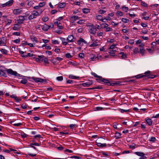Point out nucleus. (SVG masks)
Segmentation results:
<instances>
[{
  "mask_svg": "<svg viewBox=\"0 0 159 159\" xmlns=\"http://www.w3.org/2000/svg\"><path fill=\"white\" fill-rule=\"evenodd\" d=\"M145 75H143L142 74H139L135 76V77L137 79L143 77V76H147L148 78L153 79L155 77L154 75H152L150 74V71H148L145 72Z\"/></svg>",
  "mask_w": 159,
  "mask_h": 159,
  "instance_id": "f257e3e1",
  "label": "nucleus"
},
{
  "mask_svg": "<svg viewBox=\"0 0 159 159\" xmlns=\"http://www.w3.org/2000/svg\"><path fill=\"white\" fill-rule=\"evenodd\" d=\"M89 57L90 61H95L99 59V57H97L95 54L92 53L89 55Z\"/></svg>",
  "mask_w": 159,
  "mask_h": 159,
  "instance_id": "f03ea898",
  "label": "nucleus"
},
{
  "mask_svg": "<svg viewBox=\"0 0 159 159\" xmlns=\"http://www.w3.org/2000/svg\"><path fill=\"white\" fill-rule=\"evenodd\" d=\"M7 72L8 74L11 75H14L17 77L20 76V75L18 74L16 71H13L11 69H8L7 70Z\"/></svg>",
  "mask_w": 159,
  "mask_h": 159,
  "instance_id": "7ed1b4c3",
  "label": "nucleus"
},
{
  "mask_svg": "<svg viewBox=\"0 0 159 159\" xmlns=\"http://www.w3.org/2000/svg\"><path fill=\"white\" fill-rule=\"evenodd\" d=\"M89 30L90 33L93 35L95 34L97 30L95 26L93 25H89Z\"/></svg>",
  "mask_w": 159,
  "mask_h": 159,
  "instance_id": "20e7f679",
  "label": "nucleus"
},
{
  "mask_svg": "<svg viewBox=\"0 0 159 159\" xmlns=\"http://www.w3.org/2000/svg\"><path fill=\"white\" fill-rule=\"evenodd\" d=\"M77 43L80 45L82 46L84 44L86 45L87 43L83 38H80L78 41Z\"/></svg>",
  "mask_w": 159,
  "mask_h": 159,
  "instance_id": "39448f33",
  "label": "nucleus"
},
{
  "mask_svg": "<svg viewBox=\"0 0 159 159\" xmlns=\"http://www.w3.org/2000/svg\"><path fill=\"white\" fill-rule=\"evenodd\" d=\"M75 39L72 35H68L66 39V40L68 43H71L75 41Z\"/></svg>",
  "mask_w": 159,
  "mask_h": 159,
  "instance_id": "423d86ee",
  "label": "nucleus"
},
{
  "mask_svg": "<svg viewBox=\"0 0 159 159\" xmlns=\"http://www.w3.org/2000/svg\"><path fill=\"white\" fill-rule=\"evenodd\" d=\"M22 12V10L21 9H15L13 11V14L16 15L20 14Z\"/></svg>",
  "mask_w": 159,
  "mask_h": 159,
  "instance_id": "0eeeda50",
  "label": "nucleus"
},
{
  "mask_svg": "<svg viewBox=\"0 0 159 159\" xmlns=\"http://www.w3.org/2000/svg\"><path fill=\"white\" fill-rule=\"evenodd\" d=\"M31 14L35 18H36L39 15V12H38L37 11L35 10L31 11Z\"/></svg>",
  "mask_w": 159,
  "mask_h": 159,
  "instance_id": "6e6552de",
  "label": "nucleus"
},
{
  "mask_svg": "<svg viewBox=\"0 0 159 159\" xmlns=\"http://www.w3.org/2000/svg\"><path fill=\"white\" fill-rule=\"evenodd\" d=\"M99 45V44L98 43V40L96 39L93 42V43H92L91 44H90L89 46V47L91 48V47H94L96 46H98Z\"/></svg>",
  "mask_w": 159,
  "mask_h": 159,
  "instance_id": "1a4fd4ad",
  "label": "nucleus"
},
{
  "mask_svg": "<svg viewBox=\"0 0 159 159\" xmlns=\"http://www.w3.org/2000/svg\"><path fill=\"white\" fill-rule=\"evenodd\" d=\"M93 84V82L92 81H88L86 82L85 83H83L82 84V85L84 87H89V86L92 85Z\"/></svg>",
  "mask_w": 159,
  "mask_h": 159,
  "instance_id": "9d476101",
  "label": "nucleus"
},
{
  "mask_svg": "<svg viewBox=\"0 0 159 159\" xmlns=\"http://www.w3.org/2000/svg\"><path fill=\"white\" fill-rule=\"evenodd\" d=\"M4 67L3 66H0V75L5 76V73L4 72Z\"/></svg>",
  "mask_w": 159,
  "mask_h": 159,
  "instance_id": "9b49d317",
  "label": "nucleus"
},
{
  "mask_svg": "<svg viewBox=\"0 0 159 159\" xmlns=\"http://www.w3.org/2000/svg\"><path fill=\"white\" fill-rule=\"evenodd\" d=\"M31 79L34 80L36 82H42L43 80V79L41 78L34 77H32Z\"/></svg>",
  "mask_w": 159,
  "mask_h": 159,
  "instance_id": "f8f14e48",
  "label": "nucleus"
},
{
  "mask_svg": "<svg viewBox=\"0 0 159 159\" xmlns=\"http://www.w3.org/2000/svg\"><path fill=\"white\" fill-rule=\"evenodd\" d=\"M60 39L62 41V43L64 45H66L68 44V41H67L66 39L64 38L60 37Z\"/></svg>",
  "mask_w": 159,
  "mask_h": 159,
  "instance_id": "ddd939ff",
  "label": "nucleus"
},
{
  "mask_svg": "<svg viewBox=\"0 0 159 159\" xmlns=\"http://www.w3.org/2000/svg\"><path fill=\"white\" fill-rule=\"evenodd\" d=\"M98 80L100 81H101L105 83L108 84L110 83V81L109 80L107 79H105L102 78L101 77H100V79H98Z\"/></svg>",
  "mask_w": 159,
  "mask_h": 159,
  "instance_id": "4468645a",
  "label": "nucleus"
},
{
  "mask_svg": "<svg viewBox=\"0 0 159 159\" xmlns=\"http://www.w3.org/2000/svg\"><path fill=\"white\" fill-rule=\"evenodd\" d=\"M14 2L13 0H10L6 3L7 7H10L12 5Z\"/></svg>",
  "mask_w": 159,
  "mask_h": 159,
  "instance_id": "2eb2a0df",
  "label": "nucleus"
},
{
  "mask_svg": "<svg viewBox=\"0 0 159 159\" xmlns=\"http://www.w3.org/2000/svg\"><path fill=\"white\" fill-rule=\"evenodd\" d=\"M80 17L79 16H74L70 17V20L73 22H74L76 20H79Z\"/></svg>",
  "mask_w": 159,
  "mask_h": 159,
  "instance_id": "dca6fc26",
  "label": "nucleus"
},
{
  "mask_svg": "<svg viewBox=\"0 0 159 159\" xmlns=\"http://www.w3.org/2000/svg\"><path fill=\"white\" fill-rule=\"evenodd\" d=\"M96 19L98 20L101 21L102 22H105V21L104 20V19L103 17L101 15H98L96 16Z\"/></svg>",
  "mask_w": 159,
  "mask_h": 159,
  "instance_id": "f3484780",
  "label": "nucleus"
},
{
  "mask_svg": "<svg viewBox=\"0 0 159 159\" xmlns=\"http://www.w3.org/2000/svg\"><path fill=\"white\" fill-rule=\"evenodd\" d=\"M20 29V28L17 24H15L13 27L12 29L14 30L18 31Z\"/></svg>",
  "mask_w": 159,
  "mask_h": 159,
  "instance_id": "a211bd4d",
  "label": "nucleus"
},
{
  "mask_svg": "<svg viewBox=\"0 0 159 159\" xmlns=\"http://www.w3.org/2000/svg\"><path fill=\"white\" fill-rule=\"evenodd\" d=\"M6 41L5 39H0V46H1L2 44L3 46H6Z\"/></svg>",
  "mask_w": 159,
  "mask_h": 159,
  "instance_id": "6ab92c4d",
  "label": "nucleus"
},
{
  "mask_svg": "<svg viewBox=\"0 0 159 159\" xmlns=\"http://www.w3.org/2000/svg\"><path fill=\"white\" fill-rule=\"evenodd\" d=\"M65 5H66V4L65 3H64V2L61 3L59 4L58 5V6H57V8L58 9L62 8H64L65 6Z\"/></svg>",
  "mask_w": 159,
  "mask_h": 159,
  "instance_id": "aec40b11",
  "label": "nucleus"
},
{
  "mask_svg": "<svg viewBox=\"0 0 159 159\" xmlns=\"http://www.w3.org/2000/svg\"><path fill=\"white\" fill-rule=\"evenodd\" d=\"M48 27V25L45 24L43 26L42 29L44 31H47L49 29Z\"/></svg>",
  "mask_w": 159,
  "mask_h": 159,
  "instance_id": "412c9836",
  "label": "nucleus"
},
{
  "mask_svg": "<svg viewBox=\"0 0 159 159\" xmlns=\"http://www.w3.org/2000/svg\"><path fill=\"white\" fill-rule=\"evenodd\" d=\"M134 153L137 156L141 157H142V156L145 155L144 153L140 152H134Z\"/></svg>",
  "mask_w": 159,
  "mask_h": 159,
  "instance_id": "4be33fe9",
  "label": "nucleus"
},
{
  "mask_svg": "<svg viewBox=\"0 0 159 159\" xmlns=\"http://www.w3.org/2000/svg\"><path fill=\"white\" fill-rule=\"evenodd\" d=\"M121 134L119 132H116L115 133V137L116 139H118L121 137Z\"/></svg>",
  "mask_w": 159,
  "mask_h": 159,
  "instance_id": "5701e85b",
  "label": "nucleus"
},
{
  "mask_svg": "<svg viewBox=\"0 0 159 159\" xmlns=\"http://www.w3.org/2000/svg\"><path fill=\"white\" fill-rule=\"evenodd\" d=\"M69 127L71 129H74L75 128H77L78 127V125L76 124H71L69 125Z\"/></svg>",
  "mask_w": 159,
  "mask_h": 159,
  "instance_id": "b1692460",
  "label": "nucleus"
},
{
  "mask_svg": "<svg viewBox=\"0 0 159 159\" xmlns=\"http://www.w3.org/2000/svg\"><path fill=\"white\" fill-rule=\"evenodd\" d=\"M69 77L70 78L74 79H78L79 78V77L78 76H76L74 75H70L69 76Z\"/></svg>",
  "mask_w": 159,
  "mask_h": 159,
  "instance_id": "393cba45",
  "label": "nucleus"
},
{
  "mask_svg": "<svg viewBox=\"0 0 159 159\" xmlns=\"http://www.w3.org/2000/svg\"><path fill=\"white\" fill-rule=\"evenodd\" d=\"M0 51L4 54L6 55L7 54L8 51L5 49L2 48L0 49Z\"/></svg>",
  "mask_w": 159,
  "mask_h": 159,
  "instance_id": "a878e982",
  "label": "nucleus"
},
{
  "mask_svg": "<svg viewBox=\"0 0 159 159\" xmlns=\"http://www.w3.org/2000/svg\"><path fill=\"white\" fill-rule=\"evenodd\" d=\"M146 122L149 126H151L152 124V121L151 119L148 118L146 120Z\"/></svg>",
  "mask_w": 159,
  "mask_h": 159,
  "instance_id": "bb28decb",
  "label": "nucleus"
},
{
  "mask_svg": "<svg viewBox=\"0 0 159 159\" xmlns=\"http://www.w3.org/2000/svg\"><path fill=\"white\" fill-rule=\"evenodd\" d=\"M26 3H27V5L29 6H31L33 4V2L30 0H26Z\"/></svg>",
  "mask_w": 159,
  "mask_h": 159,
  "instance_id": "cd10ccee",
  "label": "nucleus"
},
{
  "mask_svg": "<svg viewBox=\"0 0 159 159\" xmlns=\"http://www.w3.org/2000/svg\"><path fill=\"white\" fill-rule=\"evenodd\" d=\"M19 17L23 21H24L27 19V17L26 16H19Z\"/></svg>",
  "mask_w": 159,
  "mask_h": 159,
  "instance_id": "c85d7f7f",
  "label": "nucleus"
},
{
  "mask_svg": "<svg viewBox=\"0 0 159 159\" xmlns=\"http://www.w3.org/2000/svg\"><path fill=\"white\" fill-rule=\"evenodd\" d=\"M108 25L106 23H102L101 25V26H102V28H106L108 26Z\"/></svg>",
  "mask_w": 159,
  "mask_h": 159,
  "instance_id": "c756f323",
  "label": "nucleus"
},
{
  "mask_svg": "<svg viewBox=\"0 0 159 159\" xmlns=\"http://www.w3.org/2000/svg\"><path fill=\"white\" fill-rule=\"evenodd\" d=\"M97 145L98 146L103 147L106 146V143H97Z\"/></svg>",
  "mask_w": 159,
  "mask_h": 159,
  "instance_id": "7c9ffc66",
  "label": "nucleus"
},
{
  "mask_svg": "<svg viewBox=\"0 0 159 159\" xmlns=\"http://www.w3.org/2000/svg\"><path fill=\"white\" fill-rule=\"evenodd\" d=\"M119 54L121 55V57L122 58L124 59L126 57V54L123 52H120Z\"/></svg>",
  "mask_w": 159,
  "mask_h": 159,
  "instance_id": "2f4dec72",
  "label": "nucleus"
},
{
  "mask_svg": "<svg viewBox=\"0 0 159 159\" xmlns=\"http://www.w3.org/2000/svg\"><path fill=\"white\" fill-rule=\"evenodd\" d=\"M31 39L33 42H35L36 43L38 42V41L37 40V38L34 36L31 37Z\"/></svg>",
  "mask_w": 159,
  "mask_h": 159,
  "instance_id": "473e14b6",
  "label": "nucleus"
},
{
  "mask_svg": "<svg viewBox=\"0 0 159 159\" xmlns=\"http://www.w3.org/2000/svg\"><path fill=\"white\" fill-rule=\"evenodd\" d=\"M145 50L143 47H142L140 48V52L142 55H143L144 53Z\"/></svg>",
  "mask_w": 159,
  "mask_h": 159,
  "instance_id": "72a5a7b5",
  "label": "nucleus"
},
{
  "mask_svg": "<svg viewBox=\"0 0 159 159\" xmlns=\"http://www.w3.org/2000/svg\"><path fill=\"white\" fill-rule=\"evenodd\" d=\"M149 140L150 142H155V141H157V139H156V138L155 137H152L150 138V139H149Z\"/></svg>",
  "mask_w": 159,
  "mask_h": 159,
  "instance_id": "f704fd0d",
  "label": "nucleus"
},
{
  "mask_svg": "<svg viewBox=\"0 0 159 159\" xmlns=\"http://www.w3.org/2000/svg\"><path fill=\"white\" fill-rule=\"evenodd\" d=\"M115 51L113 50H110L109 52V53L112 56H115Z\"/></svg>",
  "mask_w": 159,
  "mask_h": 159,
  "instance_id": "c9c22d12",
  "label": "nucleus"
},
{
  "mask_svg": "<svg viewBox=\"0 0 159 159\" xmlns=\"http://www.w3.org/2000/svg\"><path fill=\"white\" fill-rule=\"evenodd\" d=\"M82 11L84 13H88L89 11V9L88 8H84L83 9Z\"/></svg>",
  "mask_w": 159,
  "mask_h": 159,
  "instance_id": "e433bc0d",
  "label": "nucleus"
},
{
  "mask_svg": "<svg viewBox=\"0 0 159 159\" xmlns=\"http://www.w3.org/2000/svg\"><path fill=\"white\" fill-rule=\"evenodd\" d=\"M103 108L101 107H97L94 108V111H99L101 110Z\"/></svg>",
  "mask_w": 159,
  "mask_h": 159,
  "instance_id": "4c0bfd02",
  "label": "nucleus"
},
{
  "mask_svg": "<svg viewBox=\"0 0 159 159\" xmlns=\"http://www.w3.org/2000/svg\"><path fill=\"white\" fill-rule=\"evenodd\" d=\"M12 20L11 19H6V22H7V25H9L11 23Z\"/></svg>",
  "mask_w": 159,
  "mask_h": 159,
  "instance_id": "58836bf2",
  "label": "nucleus"
},
{
  "mask_svg": "<svg viewBox=\"0 0 159 159\" xmlns=\"http://www.w3.org/2000/svg\"><path fill=\"white\" fill-rule=\"evenodd\" d=\"M103 32H98L97 33V36H98L99 37H100L101 36L103 37Z\"/></svg>",
  "mask_w": 159,
  "mask_h": 159,
  "instance_id": "ea45409f",
  "label": "nucleus"
},
{
  "mask_svg": "<svg viewBox=\"0 0 159 159\" xmlns=\"http://www.w3.org/2000/svg\"><path fill=\"white\" fill-rule=\"evenodd\" d=\"M134 53L137 54L139 52V48H135L133 50Z\"/></svg>",
  "mask_w": 159,
  "mask_h": 159,
  "instance_id": "a19ab883",
  "label": "nucleus"
},
{
  "mask_svg": "<svg viewBox=\"0 0 159 159\" xmlns=\"http://www.w3.org/2000/svg\"><path fill=\"white\" fill-rule=\"evenodd\" d=\"M122 8L123 9V10L125 12H126L127 11L129 10V8L128 7H125V6H123L122 7Z\"/></svg>",
  "mask_w": 159,
  "mask_h": 159,
  "instance_id": "79ce46f5",
  "label": "nucleus"
},
{
  "mask_svg": "<svg viewBox=\"0 0 159 159\" xmlns=\"http://www.w3.org/2000/svg\"><path fill=\"white\" fill-rule=\"evenodd\" d=\"M45 5V2H40L39 4V7H40V8L44 6Z\"/></svg>",
  "mask_w": 159,
  "mask_h": 159,
  "instance_id": "37998d69",
  "label": "nucleus"
},
{
  "mask_svg": "<svg viewBox=\"0 0 159 159\" xmlns=\"http://www.w3.org/2000/svg\"><path fill=\"white\" fill-rule=\"evenodd\" d=\"M52 43L54 44H59V42L57 40H52Z\"/></svg>",
  "mask_w": 159,
  "mask_h": 159,
  "instance_id": "c03bdc74",
  "label": "nucleus"
},
{
  "mask_svg": "<svg viewBox=\"0 0 159 159\" xmlns=\"http://www.w3.org/2000/svg\"><path fill=\"white\" fill-rule=\"evenodd\" d=\"M56 79L58 81H62L63 80V77L62 76H60L57 77Z\"/></svg>",
  "mask_w": 159,
  "mask_h": 159,
  "instance_id": "a18cd8bd",
  "label": "nucleus"
},
{
  "mask_svg": "<svg viewBox=\"0 0 159 159\" xmlns=\"http://www.w3.org/2000/svg\"><path fill=\"white\" fill-rule=\"evenodd\" d=\"M121 20L125 23H126L129 21V20L128 19L125 18H122Z\"/></svg>",
  "mask_w": 159,
  "mask_h": 159,
  "instance_id": "49530a36",
  "label": "nucleus"
},
{
  "mask_svg": "<svg viewBox=\"0 0 159 159\" xmlns=\"http://www.w3.org/2000/svg\"><path fill=\"white\" fill-rule=\"evenodd\" d=\"M105 31L106 32H110L112 31L113 29L112 28L107 27L105 29Z\"/></svg>",
  "mask_w": 159,
  "mask_h": 159,
  "instance_id": "de8ad7c7",
  "label": "nucleus"
},
{
  "mask_svg": "<svg viewBox=\"0 0 159 159\" xmlns=\"http://www.w3.org/2000/svg\"><path fill=\"white\" fill-rule=\"evenodd\" d=\"M119 111L122 113H123L125 112H127L129 111V110H125L121 109H119Z\"/></svg>",
  "mask_w": 159,
  "mask_h": 159,
  "instance_id": "09e8293b",
  "label": "nucleus"
},
{
  "mask_svg": "<svg viewBox=\"0 0 159 159\" xmlns=\"http://www.w3.org/2000/svg\"><path fill=\"white\" fill-rule=\"evenodd\" d=\"M48 17L44 16L42 18V20L43 22H46L48 21Z\"/></svg>",
  "mask_w": 159,
  "mask_h": 159,
  "instance_id": "8fccbe9b",
  "label": "nucleus"
},
{
  "mask_svg": "<svg viewBox=\"0 0 159 159\" xmlns=\"http://www.w3.org/2000/svg\"><path fill=\"white\" fill-rule=\"evenodd\" d=\"M27 82V80L25 79H22L20 81V83H21L23 84H25Z\"/></svg>",
  "mask_w": 159,
  "mask_h": 159,
  "instance_id": "3c124183",
  "label": "nucleus"
},
{
  "mask_svg": "<svg viewBox=\"0 0 159 159\" xmlns=\"http://www.w3.org/2000/svg\"><path fill=\"white\" fill-rule=\"evenodd\" d=\"M79 57L80 58H83L84 57V53H80L79 54Z\"/></svg>",
  "mask_w": 159,
  "mask_h": 159,
  "instance_id": "603ef678",
  "label": "nucleus"
},
{
  "mask_svg": "<svg viewBox=\"0 0 159 159\" xmlns=\"http://www.w3.org/2000/svg\"><path fill=\"white\" fill-rule=\"evenodd\" d=\"M38 57L39 58L40 61H43L45 58L43 55L38 56Z\"/></svg>",
  "mask_w": 159,
  "mask_h": 159,
  "instance_id": "864d4df0",
  "label": "nucleus"
},
{
  "mask_svg": "<svg viewBox=\"0 0 159 159\" xmlns=\"http://www.w3.org/2000/svg\"><path fill=\"white\" fill-rule=\"evenodd\" d=\"M68 64L69 65H71L74 66L76 65V63L74 61H69V62H68Z\"/></svg>",
  "mask_w": 159,
  "mask_h": 159,
  "instance_id": "5fc2aeb1",
  "label": "nucleus"
},
{
  "mask_svg": "<svg viewBox=\"0 0 159 159\" xmlns=\"http://www.w3.org/2000/svg\"><path fill=\"white\" fill-rule=\"evenodd\" d=\"M20 33L18 32H14L12 33V35L15 36H19L20 35Z\"/></svg>",
  "mask_w": 159,
  "mask_h": 159,
  "instance_id": "6e6d98bb",
  "label": "nucleus"
},
{
  "mask_svg": "<svg viewBox=\"0 0 159 159\" xmlns=\"http://www.w3.org/2000/svg\"><path fill=\"white\" fill-rule=\"evenodd\" d=\"M117 44H116H116H112L111 45L110 48H109V49H113L115 48V47L117 46Z\"/></svg>",
  "mask_w": 159,
  "mask_h": 159,
  "instance_id": "4d7b16f0",
  "label": "nucleus"
},
{
  "mask_svg": "<svg viewBox=\"0 0 159 159\" xmlns=\"http://www.w3.org/2000/svg\"><path fill=\"white\" fill-rule=\"evenodd\" d=\"M14 100H15L16 102H19L20 101H21V99L16 96L14 98Z\"/></svg>",
  "mask_w": 159,
  "mask_h": 159,
  "instance_id": "13d9d810",
  "label": "nucleus"
},
{
  "mask_svg": "<svg viewBox=\"0 0 159 159\" xmlns=\"http://www.w3.org/2000/svg\"><path fill=\"white\" fill-rule=\"evenodd\" d=\"M57 149L59 150H62L64 149V148L61 145L57 148Z\"/></svg>",
  "mask_w": 159,
  "mask_h": 159,
  "instance_id": "bf43d9fd",
  "label": "nucleus"
},
{
  "mask_svg": "<svg viewBox=\"0 0 159 159\" xmlns=\"http://www.w3.org/2000/svg\"><path fill=\"white\" fill-rule=\"evenodd\" d=\"M28 19L29 20H31L34 19H35V18L31 14V15H29L28 16Z\"/></svg>",
  "mask_w": 159,
  "mask_h": 159,
  "instance_id": "052dcab7",
  "label": "nucleus"
},
{
  "mask_svg": "<svg viewBox=\"0 0 159 159\" xmlns=\"http://www.w3.org/2000/svg\"><path fill=\"white\" fill-rule=\"evenodd\" d=\"M26 2H21L20 3V6L22 7H25V5Z\"/></svg>",
  "mask_w": 159,
  "mask_h": 159,
  "instance_id": "680f3d73",
  "label": "nucleus"
},
{
  "mask_svg": "<svg viewBox=\"0 0 159 159\" xmlns=\"http://www.w3.org/2000/svg\"><path fill=\"white\" fill-rule=\"evenodd\" d=\"M116 15L117 16H121L123 15V13L121 11H118L116 12Z\"/></svg>",
  "mask_w": 159,
  "mask_h": 159,
  "instance_id": "e2e57ef3",
  "label": "nucleus"
},
{
  "mask_svg": "<svg viewBox=\"0 0 159 159\" xmlns=\"http://www.w3.org/2000/svg\"><path fill=\"white\" fill-rule=\"evenodd\" d=\"M66 57L68 58H71L72 56L71 55L70 53H67L66 54Z\"/></svg>",
  "mask_w": 159,
  "mask_h": 159,
  "instance_id": "0e129e2a",
  "label": "nucleus"
},
{
  "mask_svg": "<svg viewBox=\"0 0 159 159\" xmlns=\"http://www.w3.org/2000/svg\"><path fill=\"white\" fill-rule=\"evenodd\" d=\"M92 75H93L95 77H97L98 78V79H100V77H101V76H99L98 75L95 73H92Z\"/></svg>",
  "mask_w": 159,
  "mask_h": 159,
  "instance_id": "69168bd1",
  "label": "nucleus"
},
{
  "mask_svg": "<svg viewBox=\"0 0 159 159\" xmlns=\"http://www.w3.org/2000/svg\"><path fill=\"white\" fill-rule=\"evenodd\" d=\"M106 12V11L103 10H99L98 12L100 14H102Z\"/></svg>",
  "mask_w": 159,
  "mask_h": 159,
  "instance_id": "338daca9",
  "label": "nucleus"
},
{
  "mask_svg": "<svg viewBox=\"0 0 159 159\" xmlns=\"http://www.w3.org/2000/svg\"><path fill=\"white\" fill-rule=\"evenodd\" d=\"M134 39H130L129 40L128 43L130 44H133L134 43Z\"/></svg>",
  "mask_w": 159,
  "mask_h": 159,
  "instance_id": "774afa93",
  "label": "nucleus"
}]
</instances>
